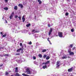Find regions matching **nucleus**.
Masks as SVG:
<instances>
[{"label": "nucleus", "mask_w": 76, "mask_h": 76, "mask_svg": "<svg viewBox=\"0 0 76 76\" xmlns=\"http://www.w3.org/2000/svg\"><path fill=\"white\" fill-rule=\"evenodd\" d=\"M50 61H48L46 62L42 63V64L44 65V66L42 67V68L43 69H46L47 67H49V66H50L49 65L50 64Z\"/></svg>", "instance_id": "obj_1"}, {"label": "nucleus", "mask_w": 76, "mask_h": 76, "mask_svg": "<svg viewBox=\"0 0 76 76\" xmlns=\"http://www.w3.org/2000/svg\"><path fill=\"white\" fill-rule=\"evenodd\" d=\"M60 65H61V63H60V62L59 61H57L56 64V68L57 69H58Z\"/></svg>", "instance_id": "obj_2"}, {"label": "nucleus", "mask_w": 76, "mask_h": 76, "mask_svg": "<svg viewBox=\"0 0 76 76\" xmlns=\"http://www.w3.org/2000/svg\"><path fill=\"white\" fill-rule=\"evenodd\" d=\"M53 30L52 28H50V30L49 31V32L48 34L49 36H50L51 35V34L52 32H53Z\"/></svg>", "instance_id": "obj_3"}, {"label": "nucleus", "mask_w": 76, "mask_h": 76, "mask_svg": "<svg viewBox=\"0 0 76 76\" xmlns=\"http://www.w3.org/2000/svg\"><path fill=\"white\" fill-rule=\"evenodd\" d=\"M26 72L27 74H30L31 73V71L29 70V69L27 68L26 70Z\"/></svg>", "instance_id": "obj_4"}, {"label": "nucleus", "mask_w": 76, "mask_h": 76, "mask_svg": "<svg viewBox=\"0 0 76 76\" xmlns=\"http://www.w3.org/2000/svg\"><path fill=\"white\" fill-rule=\"evenodd\" d=\"M58 36L60 38L63 37V33L62 32H59L58 33Z\"/></svg>", "instance_id": "obj_5"}, {"label": "nucleus", "mask_w": 76, "mask_h": 76, "mask_svg": "<svg viewBox=\"0 0 76 76\" xmlns=\"http://www.w3.org/2000/svg\"><path fill=\"white\" fill-rule=\"evenodd\" d=\"M23 48H20L19 49L17 50V52H18V53H19L20 51H23Z\"/></svg>", "instance_id": "obj_6"}, {"label": "nucleus", "mask_w": 76, "mask_h": 76, "mask_svg": "<svg viewBox=\"0 0 76 76\" xmlns=\"http://www.w3.org/2000/svg\"><path fill=\"white\" fill-rule=\"evenodd\" d=\"M32 32L33 33H36L37 32H39V30H37L34 29L32 31Z\"/></svg>", "instance_id": "obj_7"}, {"label": "nucleus", "mask_w": 76, "mask_h": 76, "mask_svg": "<svg viewBox=\"0 0 76 76\" xmlns=\"http://www.w3.org/2000/svg\"><path fill=\"white\" fill-rule=\"evenodd\" d=\"M13 15H14V12H13L12 13V14L10 15V19H11L13 18Z\"/></svg>", "instance_id": "obj_8"}, {"label": "nucleus", "mask_w": 76, "mask_h": 76, "mask_svg": "<svg viewBox=\"0 0 76 76\" xmlns=\"http://www.w3.org/2000/svg\"><path fill=\"white\" fill-rule=\"evenodd\" d=\"M73 67H72L71 68L69 69L68 70V72H71L73 70Z\"/></svg>", "instance_id": "obj_9"}, {"label": "nucleus", "mask_w": 76, "mask_h": 76, "mask_svg": "<svg viewBox=\"0 0 76 76\" xmlns=\"http://www.w3.org/2000/svg\"><path fill=\"white\" fill-rule=\"evenodd\" d=\"M17 61L18 62V63H21L22 62V61L21 60H17Z\"/></svg>", "instance_id": "obj_10"}, {"label": "nucleus", "mask_w": 76, "mask_h": 76, "mask_svg": "<svg viewBox=\"0 0 76 76\" xmlns=\"http://www.w3.org/2000/svg\"><path fill=\"white\" fill-rule=\"evenodd\" d=\"M24 16V15H23L22 18V20H23V22H25V18Z\"/></svg>", "instance_id": "obj_11"}, {"label": "nucleus", "mask_w": 76, "mask_h": 76, "mask_svg": "<svg viewBox=\"0 0 76 76\" xmlns=\"http://www.w3.org/2000/svg\"><path fill=\"white\" fill-rule=\"evenodd\" d=\"M62 59L67 58V56H66V55H64L63 57H62Z\"/></svg>", "instance_id": "obj_12"}, {"label": "nucleus", "mask_w": 76, "mask_h": 76, "mask_svg": "<svg viewBox=\"0 0 76 76\" xmlns=\"http://www.w3.org/2000/svg\"><path fill=\"white\" fill-rule=\"evenodd\" d=\"M33 36L35 38H38V35L37 34H34L33 35Z\"/></svg>", "instance_id": "obj_13"}, {"label": "nucleus", "mask_w": 76, "mask_h": 76, "mask_svg": "<svg viewBox=\"0 0 76 76\" xmlns=\"http://www.w3.org/2000/svg\"><path fill=\"white\" fill-rule=\"evenodd\" d=\"M53 23L51 24V25L50 23H48V27H50V26H53Z\"/></svg>", "instance_id": "obj_14"}, {"label": "nucleus", "mask_w": 76, "mask_h": 76, "mask_svg": "<svg viewBox=\"0 0 76 76\" xmlns=\"http://www.w3.org/2000/svg\"><path fill=\"white\" fill-rule=\"evenodd\" d=\"M18 6L19 7H20L21 8H23V5L22 4H18Z\"/></svg>", "instance_id": "obj_15"}, {"label": "nucleus", "mask_w": 76, "mask_h": 76, "mask_svg": "<svg viewBox=\"0 0 76 76\" xmlns=\"http://www.w3.org/2000/svg\"><path fill=\"white\" fill-rule=\"evenodd\" d=\"M69 53V55H70V56H72V55H74V53H73V52H71Z\"/></svg>", "instance_id": "obj_16"}, {"label": "nucleus", "mask_w": 76, "mask_h": 76, "mask_svg": "<svg viewBox=\"0 0 76 76\" xmlns=\"http://www.w3.org/2000/svg\"><path fill=\"white\" fill-rule=\"evenodd\" d=\"M22 75L23 76H29V75L25 74V73L22 74Z\"/></svg>", "instance_id": "obj_17"}, {"label": "nucleus", "mask_w": 76, "mask_h": 76, "mask_svg": "<svg viewBox=\"0 0 76 76\" xmlns=\"http://www.w3.org/2000/svg\"><path fill=\"white\" fill-rule=\"evenodd\" d=\"M22 33H26L27 32V30H24L22 31Z\"/></svg>", "instance_id": "obj_18"}, {"label": "nucleus", "mask_w": 76, "mask_h": 76, "mask_svg": "<svg viewBox=\"0 0 76 76\" xmlns=\"http://www.w3.org/2000/svg\"><path fill=\"white\" fill-rule=\"evenodd\" d=\"M15 72H16V73L18 72V67H16L15 68Z\"/></svg>", "instance_id": "obj_19"}, {"label": "nucleus", "mask_w": 76, "mask_h": 76, "mask_svg": "<svg viewBox=\"0 0 76 76\" xmlns=\"http://www.w3.org/2000/svg\"><path fill=\"white\" fill-rule=\"evenodd\" d=\"M20 46L22 48H23V46L22 45V43H20Z\"/></svg>", "instance_id": "obj_20"}, {"label": "nucleus", "mask_w": 76, "mask_h": 76, "mask_svg": "<svg viewBox=\"0 0 76 76\" xmlns=\"http://www.w3.org/2000/svg\"><path fill=\"white\" fill-rule=\"evenodd\" d=\"M48 40L50 44L51 45L52 44L51 43V42H50V38H48Z\"/></svg>", "instance_id": "obj_21"}, {"label": "nucleus", "mask_w": 76, "mask_h": 76, "mask_svg": "<svg viewBox=\"0 0 76 76\" xmlns=\"http://www.w3.org/2000/svg\"><path fill=\"white\" fill-rule=\"evenodd\" d=\"M4 9L5 10H8V7H5L4 8Z\"/></svg>", "instance_id": "obj_22"}, {"label": "nucleus", "mask_w": 76, "mask_h": 76, "mask_svg": "<svg viewBox=\"0 0 76 76\" xmlns=\"http://www.w3.org/2000/svg\"><path fill=\"white\" fill-rule=\"evenodd\" d=\"M34 63L35 64H36V65H38V62H36L35 61H34Z\"/></svg>", "instance_id": "obj_23"}, {"label": "nucleus", "mask_w": 76, "mask_h": 76, "mask_svg": "<svg viewBox=\"0 0 76 76\" xmlns=\"http://www.w3.org/2000/svg\"><path fill=\"white\" fill-rule=\"evenodd\" d=\"M72 51V50L71 49H69L68 50V52L69 53H71V51Z\"/></svg>", "instance_id": "obj_24"}, {"label": "nucleus", "mask_w": 76, "mask_h": 76, "mask_svg": "<svg viewBox=\"0 0 76 76\" xmlns=\"http://www.w3.org/2000/svg\"><path fill=\"white\" fill-rule=\"evenodd\" d=\"M39 57H40V58H42V55L41 54H39L38 55Z\"/></svg>", "instance_id": "obj_25"}, {"label": "nucleus", "mask_w": 76, "mask_h": 76, "mask_svg": "<svg viewBox=\"0 0 76 76\" xmlns=\"http://www.w3.org/2000/svg\"><path fill=\"white\" fill-rule=\"evenodd\" d=\"M4 56H5V57H8L9 56L8 54H5V55H4Z\"/></svg>", "instance_id": "obj_26"}, {"label": "nucleus", "mask_w": 76, "mask_h": 76, "mask_svg": "<svg viewBox=\"0 0 76 76\" xmlns=\"http://www.w3.org/2000/svg\"><path fill=\"white\" fill-rule=\"evenodd\" d=\"M15 76H20V75H19V73H16L15 74Z\"/></svg>", "instance_id": "obj_27"}, {"label": "nucleus", "mask_w": 76, "mask_h": 76, "mask_svg": "<svg viewBox=\"0 0 76 76\" xmlns=\"http://www.w3.org/2000/svg\"><path fill=\"white\" fill-rule=\"evenodd\" d=\"M14 9L15 10H17L18 7L17 6H15L14 7Z\"/></svg>", "instance_id": "obj_28"}, {"label": "nucleus", "mask_w": 76, "mask_h": 76, "mask_svg": "<svg viewBox=\"0 0 76 76\" xmlns=\"http://www.w3.org/2000/svg\"><path fill=\"white\" fill-rule=\"evenodd\" d=\"M30 25H31V24L29 23L28 24H27L26 25V26L27 27H29V26H30Z\"/></svg>", "instance_id": "obj_29"}, {"label": "nucleus", "mask_w": 76, "mask_h": 76, "mask_svg": "<svg viewBox=\"0 0 76 76\" xmlns=\"http://www.w3.org/2000/svg\"><path fill=\"white\" fill-rule=\"evenodd\" d=\"M46 51H47V50H46V49H43L42 50V52L43 53H44V52H45Z\"/></svg>", "instance_id": "obj_30"}, {"label": "nucleus", "mask_w": 76, "mask_h": 76, "mask_svg": "<svg viewBox=\"0 0 76 76\" xmlns=\"http://www.w3.org/2000/svg\"><path fill=\"white\" fill-rule=\"evenodd\" d=\"M75 29L73 28H72L71 31V32H74V31Z\"/></svg>", "instance_id": "obj_31"}, {"label": "nucleus", "mask_w": 76, "mask_h": 76, "mask_svg": "<svg viewBox=\"0 0 76 76\" xmlns=\"http://www.w3.org/2000/svg\"><path fill=\"white\" fill-rule=\"evenodd\" d=\"M38 1L39 2V4H41L42 3V2L40 0H38Z\"/></svg>", "instance_id": "obj_32"}, {"label": "nucleus", "mask_w": 76, "mask_h": 76, "mask_svg": "<svg viewBox=\"0 0 76 76\" xmlns=\"http://www.w3.org/2000/svg\"><path fill=\"white\" fill-rule=\"evenodd\" d=\"M66 75H67V76H70L69 75V73H68L67 72H66ZM70 76H73V75H70Z\"/></svg>", "instance_id": "obj_33"}, {"label": "nucleus", "mask_w": 76, "mask_h": 76, "mask_svg": "<svg viewBox=\"0 0 76 76\" xmlns=\"http://www.w3.org/2000/svg\"><path fill=\"white\" fill-rule=\"evenodd\" d=\"M46 60H48L50 59V57L49 56H47L46 58Z\"/></svg>", "instance_id": "obj_34"}, {"label": "nucleus", "mask_w": 76, "mask_h": 76, "mask_svg": "<svg viewBox=\"0 0 76 76\" xmlns=\"http://www.w3.org/2000/svg\"><path fill=\"white\" fill-rule=\"evenodd\" d=\"M28 44H29V45H31V44H32V42L31 41H30V42H28Z\"/></svg>", "instance_id": "obj_35"}, {"label": "nucleus", "mask_w": 76, "mask_h": 76, "mask_svg": "<svg viewBox=\"0 0 76 76\" xmlns=\"http://www.w3.org/2000/svg\"><path fill=\"white\" fill-rule=\"evenodd\" d=\"M69 47H70V48H72V47H73V45H72V44L70 45V46H69Z\"/></svg>", "instance_id": "obj_36"}, {"label": "nucleus", "mask_w": 76, "mask_h": 76, "mask_svg": "<svg viewBox=\"0 0 76 76\" xmlns=\"http://www.w3.org/2000/svg\"><path fill=\"white\" fill-rule=\"evenodd\" d=\"M47 57V55H44V56H43V58H45V57Z\"/></svg>", "instance_id": "obj_37"}, {"label": "nucleus", "mask_w": 76, "mask_h": 76, "mask_svg": "<svg viewBox=\"0 0 76 76\" xmlns=\"http://www.w3.org/2000/svg\"><path fill=\"white\" fill-rule=\"evenodd\" d=\"M6 36V34H5L4 35H2V37H5Z\"/></svg>", "instance_id": "obj_38"}, {"label": "nucleus", "mask_w": 76, "mask_h": 76, "mask_svg": "<svg viewBox=\"0 0 76 76\" xmlns=\"http://www.w3.org/2000/svg\"><path fill=\"white\" fill-rule=\"evenodd\" d=\"M33 58L34 60H35V59H36V57H35V56H33Z\"/></svg>", "instance_id": "obj_39"}, {"label": "nucleus", "mask_w": 76, "mask_h": 76, "mask_svg": "<svg viewBox=\"0 0 76 76\" xmlns=\"http://www.w3.org/2000/svg\"><path fill=\"white\" fill-rule=\"evenodd\" d=\"M18 18V15H16L15 16V18L16 19V18Z\"/></svg>", "instance_id": "obj_40"}, {"label": "nucleus", "mask_w": 76, "mask_h": 76, "mask_svg": "<svg viewBox=\"0 0 76 76\" xmlns=\"http://www.w3.org/2000/svg\"><path fill=\"white\" fill-rule=\"evenodd\" d=\"M4 56V55H0V57H2Z\"/></svg>", "instance_id": "obj_41"}, {"label": "nucleus", "mask_w": 76, "mask_h": 76, "mask_svg": "<svg viewBox=\"0 0 76 76\" xmlns=\"http://www.w3.org/2000/svg\"><path fill=\"white\" fill-rule=\"evenodd\" d=\"M8 74H9V73H8V72H6V74H5V75H8Z\"/></svg>", "instance_id": "obj_42"}, {"label": "nucleus", "mask_w": 76, "mask_h": 76, "mask_svg": "<svg viewBox=\"0 0 76 76\" xmlns=\"http://www.w3.org/2000/svg\"><path fill=\"white\" fill-rule=\"evenodd\" d=\"M33 73H36V72H37V71H35V70H34L33 71Z\"/></svg>", "instance_id": "obj_43"}, {"label": "nucleus", "mask_w": 76, "mask_h": 76, "mask_svg": "<svg viewBox=\"0 0 76 76\" xmlns=\"http://www.w3.org/2000/svg\"><path fill=\"white\" fill-rule=\"evenodd\" d=\"M69 15V13H66L65 14V15L66 16H67Z\"/></svg>", "instance_id": "obj_44"}, {"label": "nucleus", "mask_w": 76, "mask_h": 76, "mask_svg": "<svg viewBox=\"0 0 76 76\" xmlns=\"http://www.w3.org/2000/svg\"><path fill=\"white\" fill-rule=\"evenodd\" d=\"M21 17L20 16L18 17V18H19V20H20L21 19Z\"/></svg>", "instance_id": "obj_45"}, {"label": "nucleus", "mask_w": 76, "mask_h": 76, "mask_svg": "<svg viewBox=\"0 0 76 76\" xmlns=\"http://www.w3.org/2000/svg\"><path fill=\"white\" fill-rule=\"evenodd\" d=\"M37 46H38L39 45V44L38 43V42H37L36 44Z\"/></svg>", "instance_id": "obj_46"}, {"label": "nucleus", "mask_w": 76, "mask_h": 76, "mask_svg": "<svg viewBox=\"0 0 76 76\" xmlns=\"http://www.w3.org/2000/svg\"><path fill=\"white\" fill-rule=\"evenodd\" d=\"M75 48H76V47H74L72 48V50H75Z\"/></svg>", "instance_id": "obj_47"}, {"label": "nucleus", "mask_w": 76, "mask_h": 76, "mask_svg": "<svg viewBox=\"0 0 76 76\" xmlns=\"http://www.w3.org/2000/svg\"><path fill=\"white\" fill-rule=\"evenodd\" d=\"M4 0L6 3H7V1H8L9 0Z\"/></svg>", "instance_id": "obj_48"}, {"label": "nucleus", "mask_w": 76, "mask_h": 76, "mask_svg": "<svg viewBox=\"0 0 76 76\" xmlns=\"http://www.w3.org/2000/svg\"><path fill=\"white\" fill-rule=\"evenodd\" d=\"M28 34H29V35H31V33L30 32H29L28 33Z\"/></svg>", "instance_id": "obj_49"}, {"label": "nucleus", "mask_w": 76, "mask_h": 76, "mask_svg": "<svg viewBox=\"0 0 76 76\" xmlns=\"http://www.w3.org/2000/svg\"><path fill=\"white\" fill-rule=\"evenodd\" d=\"M69 63V62L68 61H66L65 62V64H68Z\"/></svg>", "instance_id": "obj_50"}, {"label": "nucleus", "mask_w": 76, "mask_h": 76, "mask_svg": "<svg viewBox=\"0 0 76 76\" xmlns=\"http://www.w3.org/2000/svg\"><path fill=\"white\" fill-rule=\"evenodd\" d=\"M56 10H55L53 11V13H56Z\"/></svg>", "instance_id": "obj_51"}, {"label": "nucleus", "mask_w": 76, "mask_h": 76, "mask_svg": "<svg viewBox=\"0 0 76 76\" xmlns=\"http://www.w3.org/2000/svg\"><path fill=\"white\" fill-rule=\"evenodd\" d=\"M73 36V37H75V33H74V34H72Z\"/></svg>", "instance_id": "obj_52"}, {"label": "nucleus", "mask_w": 76, "mask_h": 76, "mask_svg": "<svg viewBox=\"0 0 76 76\" xmlns=\"http://www.w3.org/2000/svg\"><path fill=\"white\" fill-rule=\"evenodd\" d=\"M1 75H3V72H1Z\"/></svg>", "instance_id": "obj_53"}, {"label": "nucleus", "mask_w": 76, "mask_h": 76, "mask_svg": "<svg viewBox=\"0 0 76 76\" xmlns=\"http://www.w3.org/2000/svg\"><path fill=\"white\" fill-rule=\"evenodd\" d=\"M24 45V47L25 48H26V45Z\"/></svg>", "instance_id": "obj_54"}, {"label": "nucleus", "mask_w": 76, "mask_h": 76, "mask_svg": "<svg viewBox=\"0 0 76 76\" xmlns=\"http://www.w3.org/2000/svg\"><path fill=\"white\" fill-rule=\"evenodd\" d=\"M1 49H3V48H0V51H1Z\"/></svg>", "instance_id": "obj_55"}, {"label": "nucleus", "mask_w": 76, "mask_h": 76, "mask_svg": "<svg viewBox=\"0 0 76 76\" xmlns=\"http://www.w3.org/2000/svg\"><path fill=\"white\" fill-rule=\"evenodd\" d=\"M19 53H17L16 54V55H17V56L18 55H19Z\"/></svg>", "instance_id": "obj_56"}, {"label": "nucleus", "mask_w": 76, "mask_h": 76, "mask_svg": "<svg viewBox=\"0 0 76 76\" xmlns=\"http://www.w3.org/2000/svg\"><path fill=\"white\" fill-rule=\"evenodd\" d=\"M5 20L6 23H7V20Z\"/></svg>", "instance_id": "obj_57"}, {"label": "nucleus", "mask_w": 76, "mask_h": 76, "mask_svg": "<svg viewBox=\"0 0 76 76\" xmlns=\"http://www.w3.org/2000/svg\"><path fill=\"white\" fill-rule=\"evenodd\" d=\"M0 34H1L2 35H3V34L2 33V32H1Z\"/></svg>", "instance_id": "obj_58"}, {"label": "nucleus", "mask_w": 76, "mask_h": 76, "mask_svg": "<svg viewBox=\"0 0 76 76\" xmlns=\"http://www.w3.org/2000/svg\"><path fill=\"white\" fill-rule=\"evenodd\" d=\"M0 67H2V66H3V64H2L1 65H0Z\"/></svg>", "instance_id": "obj_59"}, {"label": "nucleus", "mask_w": 76, "mask_h": 76, "mask_svg": "<svg viewBox=\"0 0 76 76\" xmlns=\"http://www.w3.org/2000/svg\"><path fill=\"white\" fill-rule=\"evenodd\" d=\"M21 53H23V52H22V51H21Z\"/></svg>", "instance_id": "obj_60"}, {"label": "nucleus", "mask_w": 76, "mask_h": 76, "mask_svg": "<svg viewBox=\"0 0 76 76\" xmlns=\"http://www.w3.org/2000/svg\"><path fill=\"white\" fill-rule=\"evenodd\" d=\"M58 35H56V37H58Z\"/></svg>", "instance_id": "obj_61"}, {"label": "nucleus", "mask_w": 76, "mask_h": 76, "mask_svg": "<svg viewBox=\"0 0 76 76\" xmlns=\"http://www.w3.org/2000/svg\"><path fill=\"white\" fill-rule=\"evenodd\" d=\"M4 18V17H3V18H2V19H3Z\"/></svg>", "instance_id": "obj_62"}, {"label": "nucleus", "mask_w": 76, "mask_h": 76, "mask_svg": "<svg viewBox=\"0 0 76 76\" xmlns=\"http://www.w3.org/2000/svg\"><path fill=\"white\" fill-rule=\"evenodd\" d=\"M35 18L36 17V16H35Z\"/></svg>", "instance_id": "obj_63"}]
</instances>
